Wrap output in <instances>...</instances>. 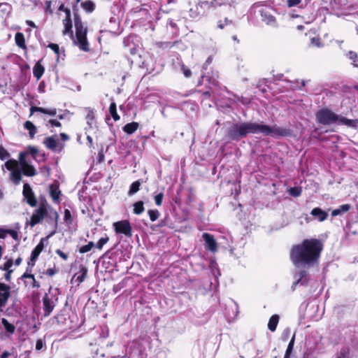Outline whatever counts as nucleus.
I'll use <instances>...</instances> for the list:
<instances>
[{
  "label": "nucleus",
  "instance_id": "b1692460",
  "mask_svg": "<svg viewBox=\"0 0 358 358\" xmlns=\"http://www.w3.org/2000/svg\"><path fill=\"white\" fill-rule=\"evenodd\" d=\"M24 127L29 131V134L31 138H33L36 133V127L30 121H26L24 124Z\"/></svg>",
  "mask_w": 358,
  "mask_h": 358
},
{
  "label": "nucleus",
  "instance_id": "f257e3e1",
  "mask_svg": "<svg viewBox=\"0 0 358 358\" xmlns=\"http://www.w3.org/2000/svg\"><path fill=\"white\" fill-rule=\"evenodd\" d=\"M262 134L264 136L272 137L287 136L290 134L289 129L281 128L274 124L269 126L264 124L262 122H243L232 124L227 131V137L232 141H240L248 134Z\"/></svg>",
  "mask_w": 358,
  "mask_h": 358
},
{
  "label": "nucleus",
  "instance_id": "e2e57ef3",
  "mask_svg": "<svg viewBox=\"0 0 358 358\" xmlns=\"http://www.w3.org/2000/svg\"><path fill=\"white\" fill-rule=\"evenodd\" d=\"M64 13L66 14V17L65 18H71V10L69 8H65L64 9Z\"/></svg>",
  "mask_w": 358,
  "mask_h": 358
},
{
  "label": "nucleus",
  "instance_id": "f704fd0d",
  "mask_svg": "<svg viewBox=\"0 0 358 358\" xmlns=\"http://www.w3.org/2000/svg\"><path fill=\"white\" fill-rule=\"evenodd\" d=\"M140 185L141 184L138 180L134 182L130 186V188H129V190L128 192L129 195H133L135 193H136L139 190Z\"/></svg>",
  "mask_w": 358,
  "mask_h": 358
},
{
  "label": "nucleus",
  "instance_id": "bf43d9fd",
  "mask_svg": "<svg viewBox=\"0 0 358 358\" xmlns=\"http://www.w3.org/2000/svg\"><path fill=\"white\" fill-rule=\"evenodd\" d=\"M31 280V285L33 287L38 288L40 287V283L36 280L35 278L34 277V279Z\"/></svg>",
  "mask_w": 358,
  "mask_h": 358
},
{
  "label": "nucleus",
  "instance_id": "72a5a7b5",
  "mask_svg": "<svg viewBox=\"0 0 358 358\" xmlns=\"http://www.w3.org/2000/svg\"><path fill=\"white\" fill-rule=\"evenodd\" d=\"M144 211L143 202L138 201L134 204V213L140 215Z\"/></svg>",
  "mask_w": 358,
  "mask_h": 358
},
{
  "label": "nucleus",
  "instance_id": "423d86ee",
  "mask_svg": "<svg viewBox=\"0 0 358 358\" xmlns=\"http://www.w3.org/2000/svg\"><path fill=\"white\" fill-rule=\"evenodd\" d=\"M76 39H73V43L79 47L83 51L89 50V43L87 40V29L83 26L79 19H75Z\"/></svg>",
  "mask_w": 358,
  "mask_h": 358
},
{
  "label": "nucleus",
  "instance_id": "e433bc0d",
  "mask_svg": "<svg viewBox=\"0 0 358 358\" xmlns=\"http://www.w3.org/2000/svg\"><path fill=\"white\" fill-rule=\"evenodd\" d=\"M349 349L347 348H343L339 352H338L336 355L335 358H349Z\"/></svg>",
  "mask_w": 358,
  "mask_h": 358
},
{
  "label": "nucleus",
  "instance_id": "4c0bfd02",
  "mask_svg": "<svg viewBox=\"0 0 358 358\" xmlns=\"http://www.w3.org/2000/svg\"><path fill=\"white\" fill-rule=\"evenodd\" d=\"M294 338H295V336L294 335L292 336L291 341L289 343V345L287 346V350H286V352H285L284 358H289V355L292 353V351L293 350L294 343Z\"/></svg>",
  "mask_w": 358,
  "mask_h": 358
},
{
  "label": "nucleus",
  "instance_id": "49530a36",
  "mask_svg": "<svg viewBox=\"0 0 358 358\" xmlns=\"http://www.w3.org/2000/svg\"><path fill=\"white\" fill-rule=\"evenodd\" d=\"M10 157L8 152L2 147H0V159L1 160L7 159Z\"/></svg>",
  "mask_w": 358,
  "mask_h": 358
},
{
  "label": "nucleus",
  "instance_id": "4468645a",
  "mask_svg": "<svg viewBox=\"0 0 358 358\" xmlns=\"http://www.w3.org/2000/svg\"><path fill=\"white\" fill-rule=\"evenodd\" d=\"M57 299L52 297H50L48 294H45L43 299V310L45 316L49 315L53 310L55 306V302Z\"/></svg>",
  "mask_w": 358,
  "mask_h": 358
},
{
  "label": "nucleus",
  "instance_id": "bb28decb",
  "mask_svg": "<svg viewBox=\"0 0 358 358\" xmlns=\"http://www.w3.org/2000/svg\"><path fill=\"white\" fill-rule=\"evenodd\" d=\"M43 244L41 242L36 246V248L31 252V261H36L40 253L43 250Z\"/></svg>",
  "mask_w": 358,
  "mask_h": 358
},
{
  "label": "nucleus",
  "instance_id": "4be33fe9",
  "mask_svg": "<svg viewBox=\"0 0 358 358\" xmlns=\"http://www.w3.org/2000/svg\"><path fill=\"white\" fill-rule=\"evenodd\" d=\"M44 73V67L39 63L37 62L33 69V73L34 77L36 78L37 80H39Z\"/></svg>",
  "mask_w": 358,
  "mask_h": 358
},
{
  "label": "nucleus",
  "instance_id": "412c9836",
  "mask_svg": "<svg viewBox=\"0 0 358 358\" xmlns=\"http://www.w3.org/2000/svg\"><path fill=\"white\" fill-rule=\"evenodd\" d=\"M87 273V269L85 267H83L78 273L74 275L73 278H75L76 282L80 284L85 280Z\"/></svg>",
  "mask_w": 358,
  "mask_h": 358
},
{
  "label": "nucleus",
  "instance_id": "a19ab883",
  "mask_svg": "<svg viewBox=\"0 0 358 358\" xmlns=\"http://www.w3.org/2000/svg\"><path fill=\"white\" fill-rule=\"evenodd\" d=\"M310 43L313 46L317 48L323 47V43L321 42L320 38L319 36H315L310 38Z\"/></svg>",
  "mask_w": 358,
  "mask_h": 358
},
{
  "label": "nucleus",
  "instance_id": "052dcab7",
  "mask_svg": "<svg viewBox=\"0 0 358 358\" xmlns=\"http://www.w3.org/2000/svg\"><path fill=\"white\" fill-rule=\"evenodd\" d=\"M10 236H11V237L14 239V240H17L18 238V234L16 231L15 230H13V231H10Z\"/></svg>",
  "mask_w": 358,
  "mask_h": 358
},
{
  "label": "nucleus",
  "instance_id": "37998d69",
  "mask_svg": "<svg viewBox=\"0 0 358 358\" xmlns=\"http://www.w3.org/2000/svg\"><path fill=\"white\" fill-rule=\"evenodd\" d=\"M109 238L108 236H105V237H102L101 238L99 241L97 242V243L96 244V245H94V246L99 249V250H101L103 246L106 244L108 241Z\"/></svg>",
  "mask_w": 358,
  "mask_h": 358
},
{
  "label": "nucleus",
  "instance_id": "f03ea898",
  "mask_svg": "<svg viewBox=\"0 0 358 358\" xmlns=\"http://www.w3.org/2000/svg\"><path fill=\"white\" fill-rule=\"evenodd\" d=\"M322 249L323 245L320 241L306 239L292 247L290 258L296 266L309 268L317 262Z\"/></svg>",
  "mask_w": 358,
  "mask_h": 358
},
{
  "label": "nucleus",
  "instance_id": "39448f33",
  "mask_svg": "<svg viewBox=\"0 0 358 358\" xmlns=\"http://www.w3.org/2000/svg\"><path fill=\"white\" fill-rule=\"evenodd\" d=\"M252 10L255 13L259 14L261 20L266 24L273 27L277 26L276 20L274 16L275 11L271 6L259 2L252 6Z\"/></svg>",
  "mask_w": 358,
  "mask_h": 358
},
{
  "label": "nucleus",
  "instance_id": "2f4dec72",
  "mask_svg": "<svg viewBox=\"0 0 358 358\" xmlns=\"http://www.w3.org/2000/svg\"><path fill=\"white\" fill-rule=\"evenodd\" d=\"M82 7L88 13H91L94 9V3L92 1H85L81 3Z\"/></svg>",
  "mask_w": 358,
  "mask_h": 358
},
{
  "label": "nucleus",
  "instance_id": "2eb2a0df",
  "mask_svg": "<svg viewBox=\"0 0 358 358\" xmlns=\"http://www.w3.org/2000/svg\"><path fill=\"white\" fill-rule=\"evenodd\" d=\"M296 280L293 282L292 288L295 289L297 285H304L308 282V275L306 271H301L299 273L294 275Z\"/></svg>",
  "mask_w": 358,
  "mask_h": 358
},
{
  "label": "nucleus",
  "instance_id": "a18cd8bd",
  "mask_svg": "<svg viewBox=\"0 0 358 358\" xmlns=\"http://www.w3.org/2000/svg\"><path fill=\"white\" fill-rule=\"evenodd\" d=\"M231 23V21L228 20L227 18H225L224 21L220 20L217 22V27L222 29L226 26L229 25Z\"/></svg>",
  "mask_w": 358,
  "mask_h": 358
},
{
  "label": "nucleus",
  "instance_id": "680f3d73",
  "mask_svg": "<svg viewBox=\"0 0 358 358\" xmlns=\"http://www.w3.org/2000/svg\"><path fill=\"white\" fill-rule=\"evenodd\" d=\"M6 234L4 229H0V238H5Z\"/></svg>",
  "mask_w": 358,
  "mask_h": 358
},
{
  "label": "nucleus",
  "instance_id": "79ce46f5",
  "mask_svg": "<svg viewBox=\"0 0 358 358\" xmlns=\"http://www.w3.org/2000/svg\"><path fill=\"white\" fill-rule=\"evenodd\" d=\"M210 3V8H216L217 6H221L222 5H227V0H212Z\"/></svg>",
  "mask_w": 358,
  "mask_h": 358
},
{
  "label": "nucleus",
  "instance_id": "a211bd4d",
  "mask_svg": "<svg viewBox=\"0 0 358 358\" xmlns=\"http://www.w3.org/2000/svg\"><path fill=\"white\" fill-rule=\"evenodd\" d=\"M86 122L90 128L96 127V119L94 111L92 109H87V113L85 117Z\"/></svg>",
  "mask_w": 358,
  "mask_h": 358
},
{
  "label": "nucleus",
  "instance_id": "338daca9",
  "mask_svg": "<svg viewBox=\"0 0 358 358\" xmlns=\"http://www.w3.org/2000/svg\"><path fill=\"white\" fill-rule=\"evenodd\" d=\"M7 273L5 275V278L6 280H10V273L13 272V270L10 271H6Z\"/></svg>",
  "mask_w": 358,
  "mask_h": 358
},
{
  "label": "nucleus",
  "instance_id": "aec40b11",
  "mask_svg": "<svg viewBox=\"0 0 358 358\" xmlns=\"http://www.w3.org/2000/svg\"><path fill=\"white\" fill-rule=\"evenodd\" d=\"M279 319L280 317L278 315H273L271 317L268 323V328L271 331L273 332L275 331Z\"/></svg>",
  "mask_w": 358,
  "mask_h": 358
},
{
  "label": "nucleus",
  "instance_id": "c03bdc74",
  "mask_svg": "<svg viewBox=\"0 0 358 358\" xmlns=\"http://www.w3.org/2000/svg\"><path fill=\"white\" fill-rule=\"evenodd\" d=\"M148 215L152 222L157 220L159 216V213L157 210H148Z\"/></svg>",
  "mask_w": 358,
  "mask_h": 358
},
{
  "label": "nucleus",
  "instance_id": "0eeeda50",
  "mask_svg": "<svg viewBox=\"0 0 358 358\" xmlns=\"http://www.w3.org/2000/svg\"><path fill=\"white\" fill-rule=\"evenodd\" d=\"M113 227L116 234H122L127 237H131L132 229L128 220H124L114 222Z\"/></svg>",
  "mask_w": 358,
  "mask_h": 358
},
{
  "label": "nucleus",
  "instance_id": "c756f323",
  "mask_svg": "<svg viewBox=\"0 0 358 358\" xmlns=\"http://www.w3.org/2000/svg\"><path fill=\"white\" fill-rule=\"evenodd\" d=\"M109 112L115 121H117L118 120H120V116L117 113L116 104L115 102H112L110 103L109 106Z\"/></svg>",
  "mask_w": 358,
  "mask_h": 358
},
{
  "label": "nucleus",
  "instance_id": "a878e982",
  "mask_svg": "<svg viewBox=\"0 0 358 358\" xmlns=\"http://www.w3.org/2000/svg\"><path fill=\"white\" fill-rule=\"evenodd\" d=\"M138 127V124L137 122H133L124 125L123 130L127 134H131L137 130Z\"/></svg>",
  "mask_w": 358,
  "mask_h": 358
},
{
  "label": "nucleus",
  "instance_id": "5701e85b",
  "mask_svg": "<svg viewBox=\"0 0 358 358\" xmlns=\"http://www.w3.org/2000/svg\"><path fill=\"white\" fill-rule=\"evenodd\" d=\"M50 194L54 201L57 202L59 201V195L61 194V192L59 191L57 186L51 185L50 186Z\"/></svg>",
  "mask_w": 358,
  "mask_h": 358
},
{
  "label": "nucleus",
  "instance_id": "3c124183",
  "mask_svg": "<svg viewBox=\"0 0 358 358\" xmlns=\"http://www.w3.org/2000/svg\"><path fill=\"white\" fill-rule=\"evenodd\" d=\"M13 260L8 259L1 268L3 271H10V268L13 266Z\"/></svg>",
  "mask_w": 358,
  "mask_h": 358
},
{
  "label": "nucleus",
  "instance_id": "8fccbe9b",
  "mask_svg": "<svg viewBox=\"0 0 358 358\" xmlns=\"http://www.w3.org/2000/svg\"><path fill=\"white\" fill-rule=\"evenodd\" d=\"M46 126L47 127H61V123L56 120H50L47 124H46Z\"/></svg>",
  "mask_w": 358,
  "mask_h": 358
},
{
  "label": "nucleus",
  "instance_id": "de8ad7c7",
  "mask_svg": "<svg viewBox=\"0 0 358 358\" xmlns=\"http://www.w3.org/2000/svg\"><path fill=\"white\" fill-rule=\"evenodd\" d=\"M48 47L50 48L52 50H53L54 52L57 55L58 57H59L60 50H59V47L57 44L50 43L48 45Z\"/></svg>",
  "mask_w": 358,
  "mask_h": 358
},
{
  "label": "nucleus",
  "instance_id": "393cba45",
  "mask_svg": "<svg viewBox=\"0 0 358 358\" xmlns=\"http://www.w3.org/2000/svg\"><path fill=\"white\" fill-rule=\"evenodd\" d=\"M15 41L16 44L21 48L26 49L24 34L21 32H17L15 36Z\"/></svg>",
  "mask_w": 358,
  "mask_h": 358
},
{
  "label": "nucleus",
  "instance_id": "cd10ccee",
  "mask_svg": "<svg viewBox=\"0 0 358 358\" xmlns=\"http://www.w3.org/2000/svg\"><path fill=\"white\" fill-rule=\"evenodd\" d=\"M1 324H3L6 332L10 334H13L15 332V327L13 324L10 323L6 319L2 318Z\"/></svg>",
  "mask_w": 358,
  "mask_h": 358
},
{
  "label": "nucleus",
  "instance_id": "69168bd1",
  "mask_svg": "<svg viewBox=\"0 0 358 358\" xmlns=\"http://www.w3.org/2000/svg\"><path fill=\"white\" fill-rule=\"evenodd\" d=\"M26 24L33 28H35L36 27L35 23L31 20H27Z\"/></svg>",
  "mask_w": 358,
  "mask_h": 358
},
{
  "label": "nucleus",
  "instance_id": "603ef678",
  "mask_svg": "<svg viewBox=\"0 0 358 358\" xmlns=\"http://www.w3.org/2000/svg\"><path fill=\"white\" fill-rule=\"evenodd\" d=\"M29 271H31V269L28 267L27 268V271L22 275L21 278L22 279H24V278H30V279H34V275L31 274V273H29L28 272Z\"/></svg>",
  "mask_w": 358,
  "mask_h": 358
},
{
  "label": "nucleus",
  "instance_id": "6e6552de",
  "mask_svg": "<svg viewBox=\"0 0 358 358\" xmlns=\"http://www.w3.org/2000/svg\"><path fill=\"white\" fill-rule=\"evenodd\" d=\"M10 296V287L5 283L0 282V312L3 310Z\"/></svg>",
  "mask_w": 358,
  "mask_h": 358
},
{
  "label": "nucleus",
  "instance_id": "f8f14e48",
  "mask_svg": "<svg viewBox=\"0 0 358 358\" xmlns=\"http://www.w3.org/2000/svg\"><path fill=\"white\" fill-rule=\"evenodd\" d=\"M43 143L48 149L52 151L61 152L64 146L63 143L59 142L55 136L45 138Z\"/></svg>",
  "mask_w": 358,
  "mask_h": 358
},
{
  "label": "nucleus",
  "instance_id": "c9c22d12",
  "mask_svg": "<svg viewBox=\"0 0 358 358\" xmlns=\"http://www.w3.org/2000/svg\"><path fill=\"white\" fill-rule=\"evenodd\" d=\"M64 221L67 225H70L73 222L71 213L69 209H65L64 212Z\"/></svg>",
  "mask_w": 358,
  "mask_h": 358
},
{
  "label": "nucleus",
  "instance_id": "9d476101",
  "mask_svg": "<svg viewBox=\"0 0 358 358\" xmlns=\"http://www.w3.org/2000/svg\"><path fill=\"white\" fill-rule=\"evenodd\" d=\"M210 8V3L208 1H202L192 8L189 10V16L193 18L203 15L206 10Z\"/></svg>",
  "mask_w": 358,
  "mask_h": 358
},
{
  "label": "nucleus",
  "instance_id": "774afa93",
  "mask_svg": "<svg viewBox=\"0 0 358 358\" xmlns=\"http://www.w3.org/2000/svg\"><path fill=\"white\" fill-rule=\"evenodd\" d=\"M9 355H10L9 352H8L7 351H5L1 354L0 358H7Z\"/></svg>",
  "mask_w": 358,
  "mask_h": 358
},
{
  "label": "nucleus",
  "instance_id": "5fc2aeb1",
  "mask_svg": "<svg viewBox=\"0 0 358 358\" xmlns=\"http://www.w3.org/2000/svg\"><path fill=\"white\" fill-rule=\"evenodd\" d=\"M301 0H287V6L289 7H292L298 5Z\"/></svg>",
  "mask_w": 358,
  "mask_h": 358
},
{
  "label": "nucleus",
  "instance_id": "7ed1b4c3",
  "mask_svg": "<svg viewBox=\"0 0 358 358\" xmlns=\"http://www.w3.org/2000/svg\"><path fill=\"white\" fill-rule=\"evenodd\" d=\"M38 149L35 147H29L26 151L19 154L18 161L9 159L5 163L6 168L10 171V180L15 185L20 184L22 180V174L31 177L37 174L36 170L31 164L28 156L31 155L33 159L36 158Z\"/></svg>",
  "mask_w": 358,
  "mask_h": 358
},
{
  "label": "nucleus",
  "instance_id": "4d7b16f0",
  "mask_svg": "<svg viewBox=\"0 0 358 358\" xmlns=\"http://www.w3.org/2000/svg\"><path fill=\"white\" fill-rule=\"evenodd\" d=\"M45 10L46 12H48L49 13H52V10L51 9V1H47L45 3Z\"/></svg>",
  "mask_w": 358,
  "mask_h": 358
},
{
  "label": "nucleus",
  "instance_id": "ddd939ff",
  "mask_svg": "<svg viewBox=\"0 0 358 358\" xmlns=\"http://www.w3.org/2000/svg\"><path fill=\"white\" fill-rule=\"evenodd\" d=\"M202 237L205 241L206 248L213 252H215L217 250V243L214 236L208 233H203Z\"/></svg>",
  "mask_w": 358,
  "mask_h": 358
},
{
  "label": "nucleus",
  "instance_id": "6ab92c4d",
  "mask_svg": "<svg viewBox=\"0 0 358 358\" xmlns=\"http://www.w3.org/2000/svg\"><path fill=\"white\" fill-rule=\"evenodd\" d=\"M63 24H64V31H63V34L64 35L69 34L70 36L73 39L71 19V18L64 19Z\"/></svg>",
  "mask_w": 358,
  "mask_h": 358
},
{
  "label": "nucleus",
  "instance_id": "f3484780",
  "mask_svg": "<svg viewBox=\"0 0 358 358\" xmlns=\"http://www.w3.org/2000/svg\"><path fill=\"white\" fill-rule=\"evenodd\" d=\"M31 114H33L34 112H40L44 114L49 115L50 116H55L57 113V109L53 108L50 109H46L41 107L34 106L30 108Z\"/></svg>",
  "mask_w": 358,
  "mask_h": 358
},
{
  "label": "nucleus",
  "instance_id": "1a4fd4ad",
  "mask_svg": "<svg viewBox=\"0 0 358 358\" xmlns=\"http://www.w3.org/2000/svg\"><path fill=\"white\" fill-rule=\"evenodd\" d=\"M22 194L24 199L26 200L27 203L31 206V207H34L37 204V200L36 199L35 194L28 183H24L23 185Z\"/></svg>",
  "mask_w": 358,
  "mask_h": 358
},
{
  "label": "nucleus",
  "instance_id": "6e6d98bb",
  "mask_svg": "<svg viewBox=\"0 0 358 358\" xmlns=\"http://www.w3.org/2000/svg\"><path fill=\"white\" fill-rule=\"evenodd\" d=\"M291 333V331L289 328H287L284 330L282 337L283 340H287Z\"/></svg>",
  "mask_w": 358,
  "mask_h": 358
},
{
  "label": "nucleus",
  "instance_id": "dca6fc26",
  "mask_svg": "<svg viewBox=\"0 0 358 358\" xmlns=\"http://www.w3.org/2000/svg\"><path fill=\"white\" fill-rule=\"evenodd\" d=\"M310 214L320 222L325 220L328 217V213L320 208H313Z\"/></svg>",
  "mask_w": 358,
  "mask_h": 358
},
{
  "label": "nucleus",
  "instance_id": "0e129e2a",
  "mask_svg": "<svg viewBox=\"0 0 358 358\" xmlns=\"http://www.w3.org/2000/svg\"><path fill=\"white\" fill-rule=\"evenodd\" d=\"M47 273L50 275V276H52L55 274V271L53 269V268H48L47 270Z\"/></svg>",
  "mask_w": 358,
  "mask_h": 358
},
{
  "label": "nucleus",
  "instance_id": "473e14b6",
  "mask_svg": "<svg viewBox=\"0 0 358 358\" xmlns=\"http://www.w3.org/2000/svg\"><path fill=\"white\" fill-rule=\"evenodd\" d=\"M177 61L178 64L180 65V71L183 73L184 76L186 78L190 77L192 72L191 71L185 66L184 64L182 63L181 60L179 58H177Z\"/></svg>",
  "mask_w": 358,
  "mask_h": 358
},
{
  "label": "nucleus",
  "instance_id": "ea45409f",
  "mask_svg": "<svg viewBox=\"0 0 358 358\" xmlns=\"http://www.w3.org/2000/svg\"><path fill=\"white\" fill-rule=\"evenodd\" d=\"M288 192L291 196L297 197L301 194V188L298 187H291L289 189Z\"/></svg>",
  "mask_w": 358,
  "mask_h": 358
},
{
  "label": "nucleus",
  "instance_id": "7c9ffc66",
  "mask_svg": "<svg viewBox=\"0 0 358 358\" xmlns=\"http://www.w3.org/2000/svg\"><path fill=\"white\" fill-rule=\"evenodd\" d=\"M348 57L349 59L352 61V64L355 67H358V55L355 52L353 51H349L348 55Z\"/></svg>",
  "mask_w": 358,
  "mask_h": 358
},
{
  "label": "nucleus",
  "instance_id": "864d4df0",
  "mask_svg": "<svg viewBox=\"0 0 358 358\" xmlns=\"http://www.w3.org/2000/svg\"><path fill=\"white\" fill-rule=\"evenodd\" d=\"M55 252L60 257H62L64 260H66L68 259V255L67 254L63 252L61 250L59 249H57Z\"/></svg>",
  "mask_w": 358,
  "mask_h": 358
},
{
  "label": "nucleus",
  "instance_id": "9b49d317",
  "mask_svg": "<svg viewBox=\"0 0 358 358\" xmlns=\"http://www.w3.org/2000/svg\"><path fill=\"white\" fill-rule=\"evenodd\" d=\"M48 213L47 207L44 205L39 206L38 208L34 210L31 217L30 224L33 227L39 223Z\"/></svg>",
  "mask_w": 358,
  "mask_h": 358
},
{
  "label": "nucleus",
  "instance_id": "20e7f679",
  "mask_svg": "<svg viewBox=\"0 0 358 358\" xmlns=\"http://www.w3.org/2000/svg\"><path fill=\"white\" fill-rule=\"evenodd\" d=\"M317 121L323 124H331L337 123L344 124L349 127H356L358 124V120H350L336 115L331 110L327 108L322 109L316 113Z\"/></svg>",
  "mask_w": 358,
  "mask_h": 358
},
{
  "label": "nucleus",
  "instance_id": "c85d7f7f",
  "mask_svg": "<svg viewBox=\"0 0 358 358\" xmlns=\"http://www.w3.org/2000/svg\"><path fill=\"white\" fill-rule=\"evenodd\" d=\"M350 206L349 204H343L339 206V208L332 210L331 215L333 217L337 216L342 213L347 212L350 210Z\"/></svg>",
  "mask_w": 358,
  "mask_h": 358
},
{
  "label": "nucleus",
  "instance_id": "09e8293b",
  "mask_svg": "<svg viewBox=\"0 0 358 358\" xmlns=\"http://www.w3.org/2000/svg\"><path fill=\"white\" fill-rule=\"evenodd\" d=\"M163 193H159L155 196V201L157 206H161L163 200Z\"/></svg>",
  "mask_w": 358,
  "mask_h": 358
},
{
  "label": "nucleus",
  "instance_id": "13d9d810",
  "mask_svg": "<svg viewBox=\"0 0 358 358\" xmlns=\"http://www.w3.org/2000/svg\"><path fill=\"white\" fill-rule=\"evenodd\" d=\"M43 347V342L41 340H38L36 343V349L40 350Z\"/></svg>",
  "mask_w": 358,
  "mask_h": 358
},
{
  "label": "nucleus",
  "instance_id": "58836bf2",
  "mask_svg": "<svg viewBox=\"0 0 358 358\" xmlns=\"http://www.w3.org/2000/svg\"><path fill=\"white\" fill-rule=\"evenodd\" d=\"M94 247V243L92 241L89 242L87 245H83L80 248L79 252L80 253H85L92 250Z\"/></svg>",
  "mask_w": 358,
  "mask_h": 358
}]
</instances>
